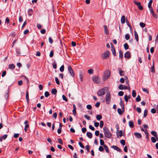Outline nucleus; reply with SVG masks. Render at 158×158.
<instances>
[{
	"label": "nucleus",
	"mask_w": 158,
	"mask_h": 158,
	"mask_svg": "<svg viewBox=\"0 0 158 158\" xmlns=\"http://www.w3.org/2000/svg\"><path fill=\"white\" fill-rule=\"evenodd\" d=\"M64 65H62L60 68V70L61 72H62L64 71Z\"/></svg>",
	"instance_id": "nucleus-46"
},
{
	"label": "nucleus",
	"mask_w": 158,
	"mask_h": 158,
	"mask_svg": "<svg viewBox=\"0 0 158 158\" xmlns=\"http://www.w3.org/2000/svg\"><path fill=\"white\" fill-rule=\"evenodd\" d=\"M124 86L123 85L121 84L119 85L118 88L119 89L123 90L124 89Z\"/></svg>",
	"instance_id": "nucleus-43"
},
{
	"label": "nucleus",
	"mask_w": 158,
	"mask_h": 158,
	"mask_svg": "<svg viewBox=\"0 0 158 158\" xmlns=\"http://www.w3.org/2000/svg\"><path fill=\"white\" fill-rule=\"evenodd\" d=\"M132 95L133 97H135L136 96V93L135 90H133L132 91Z\"/></svg>",
	"instance_id": "nucleus-49"
},
{
	"label": "nucleus",
	"mask_w": 158,
	"mask_h": 158,
	"mask_svg": "<svg viewBox=\"0 0 158 158\" xmlns=\"http://www.w3.org/2000/svg\"><path fill=\"white\" fill-rule=\"evenodd\" d=\"M137 111L139 113H140L141 112V109L139 107H137L136 109Z\"/></svg>",
	"instance_id": "nucleus-64"
},
{
	"label": "nucleus",
	"mask_w": 158,
	"mask_h": 158,
	"mask_svg": "<svg viewBox=\"0 0 158 158\" xmlns=\"http://www.w3.org/2000/svg\"><path fill=\"white\" fill-rule=\"evenodd\" d=\"M15 65L13 64H10L8 65L9 68L12 70L15 69Z\"/></svg>",
	"instance_id": "nucleus-19"
},
{
	"label": "nucleus",
	"mask_w": 158,
	"mask_h": 158,
	"mask_svg": "<svg viewBox=\"0 0 158 158\" xmlns=\"http://www.w3.org/2000/svg\"><path fill=\"white\" fill-rule=\"evenodd\" d=\"M152 0H150L149 3H148V8H150V7H152L151 6H152Z\"/></svg>",
	"instance_id": "nucleus-44"
},
{
	"label": "nucleus",
	"mask_w": 158,
	"mask_h": 158,
	"mask_svg": "<svg viewBox=\"0 0 158 158\" xmlns=\"http://www.w3.org/2000/svg\"><path fill=\"white\" fill-rule=\"evenodd\" d=\"M124 94V92L122 91H120L118 93V95L119 96H122Z\"/></svg>",
	"instance_id": "nucleus-51"
},
{
	"label": "nucleus",
	"mask_w": 158,
	"mask_h": 158,
	"mask_svg": "<svg viewBox=\"0 0 158 158\" xmlns=\"http://www.w3.org/2000/svg\"><path fill=\"white\" fill-rule=\"evenodd\" d=\"M124 57L127 58H129L131 57L130 53L129 52H127L124 54Z\"/></svg>",
	"instance_id": "nucleus-11"
},
{
	"label": "nucleus",
	"mask_w": 158,
	"mask_h": 158,
	"mask_svg": "<svg viewBox=\"0 0 158 158\" xmlns=\"http://www.w3.org/2000/svg\"><path fill=\"white\" fill-rule=\"evenodd\" d=\"M86 107L88 110H91L92 108V106L90 105H88L86 106Z\"/></svg>",
	"instance_id": "nucleus-56"
},
{
	"label": "nucleus",
	"mask_w": 158,
	"mask_h": 158,
	"mask_svg": "<svg viewBox=\"0 0 158 158\" xmlns=\"http://www.w3.org/2000/svg\"><path fill=\"white\" fill-rule=\"evenodd\" d=\"M73 112L74 115H76V107L75 104L73 105Z\"/></svg>",
	"instance_id": "nucleus-24"
},
{
	"label": "nucleus",
	"mask_w": 158,
	"mask_h": 158,
	"mask_svg": "<svg viewBox=\"0 0 158 158\" xmlns=\"http://www.w3.org/2000/svg\"><path fill=\"white\" fill-rule=\"evenodd\" d=\"M103 147H104L106 152L108 153H109V151L107 146L106 145H104Z\"/></svg>",
	"instance_id": "nucleus-25"
},
{
	"label": "nucleus",
	"mask_w": 158,
	"mask_h": 158,
	"mask_svg": "<svg viewBox=\"0 0 158 158\" xmlns=\"http://www.w3.org/2000/svg\"><path fill=\"white\" fill-rule=\"evenodd\" d=\"M100 145L104 146L105 144H104V142L102 139H100Z\"/></svg>",
	"instance_id": "nucleus-39"
},
{
	"label": "nucleus",
	"mask_w": 158,
	"mask_h": 158,
	"mask_svg": "<svg viewBox=\"0 0 158 158\" xmlns=\"http://www.w3.org/2000/svg\"><path fill=\"white\" fill-rule=\"evenodd\" d=\"M151 134L153 135L155 137H157V133L156 132L154 131H152L151 132Z\"/></svg>",
	"instance_id": "nucleus-29"
},
{
	"label": "nucleus",
	"mask_w": 158,
	"mask_h": 158,
	"mask_svg": "<svg viewBox=\"0 0 158 158\" xmlns=\"http://www.w3.org/2000/svg\"><path fill=\"white\" fill-rule=\"evenodd\" d=\"M68 70L69 72L71 74V76L74 77V73L73 72V70L71 66H69L68 67Z\"/></svg>",
	"instance_id": "nucleus-6"
},
{
	"label": "nucleus",
	"mask_w": 158,
	"mask_h": 158,
	"mask_svg": "<svg viewBox=\"0 0 158 158\" xmlns=\"http://www.w3.org/2000/svg\"><path fill=\"white\" fill-rule=\"evenodd\" d=\"M102 116L100 115H97L96 116V118L98 120H100L102 118Z\"/></svg>",
	"instance_id": "nucleus-31"
},
{
	"label": "nucleus",
	"mask_w": 158,
	"mask_h": 158,
	"mask_svg": "<svg viewBox=\"0 0 158 158\" xmlns=\"http://www.w3.org/2000/svg\"><path fill=\"white\" fill-rule=\"evenodd\" d=\"M134 135L138 138L140 139L142 138L141 134L139 133L135 132L134 133Z\"/></svg>",
	"instance_id": "nucleus-13"
},
{
	"label": "nucleus",
	"mask_w": 158,
	"mask_h": 158,
	"mask_svg": "<svg viewBox=\"0 0 158 158\" xmlns=\"http://www.w3.org/2000/svg\"><path fill=\"white\" fill-rule=\"evenodd\" d=\"M110 94L109 92L107 93L106 96V102L107 104H109L110 102Z\"/></svg>",
	"instance_id": "nucleus-4"
},
{
	"label": "nucleus",
	"mask_w": 158,
	"mask_h": 158,
	"mask_svg": "<svg viewBox=\"0 0 158 158\" xmlns=\"http://www.w3.org/2000/svg\"><path fill=\"white\" fill-rule=\"evenodd\" d=\"M129 125L131 128H133L134 127V122L132 121H130L129 122Z\"/></svg>",
	"instance_id": "nucleus-16"
},
{
	"label": "nucleus",
	"mask_w": 158,
	"mask_h": 158,
	"mask_svg": "<svg viewBox=\"0 0 158 158\" xmlns=\"http://www.w3.org/2000/svg\"><path fill=\"white\" fill-rule=\"evenodd\" d=\"M100 127L102 128L103 125V122L102 121H101L100 123Z\"/></svg>",
	"instance_id": "nucleus-58"
},
{
	"label": "nucleus",
	"mask_w": 158,
	"mask_h": 158,
	"mask_svg": "<svg viewBox=\"0 0 158 158\" xmlns=\"http://www.w3.org/2000/svg\"><path fill=\"white\" fill-rule=\"evenodd\" d=\"M110 44L111 45V50L112 51V54L114 56H115L116 55V52L114 48V46L112 43H111Z\"/></svg>",
	"instance_id": "nucleus-7"
},
{
	"label": "nucleus",
	"mask_w": 158,
	"mask_h": 158,
	"mask_svg": "<svg viewBox=\"0 0 158 158\" xmlns=\"http://www.w3.org/2000/svg\"><path fill=\"white\" fill-rule=\"evenodd\" d=\"M98 150L100 152H102L103 151L104 148L102 146H100L98 148Z\"/></svg>",
	"instance_id": "nucleus-52"
},
{
	"label": "nucleus",
	"mask_w": 158,
	"mask_h": 158,
	"mask_svg": "<svg viewBox=\"0 0 158 158\" xmlns=\"http://www.w3.org/2000/svg\"><path fill=\"white\" fill-rule=\"evenodd\" d=\"M110 72L109 70H106L103 76V80L105 81L110 76Z\"/></svg>",
	"instance_id": "nucleus-2"
},
{
	"label": "nucleus",
	"mask_w": 158,
	"mask_h": 158,
	"mask_svg": "<svg viewBox=\"0 0 158 158\" xmlns=\"http://www.w3.org/2000/svg\"><path fill=\"white\" fill-rule=\"evenodd\" d=\"M26 98L27 101V102L28 103L29 101V93L27 91L26 93Z\"/></svg>",
	"instance_id": "nucleus-27"
},
{
	"label": "nucleus",
	"mask_w": 158,
	"mask_h": 158,
	"mask_svg": "<svg viewBox=\"0 0 158 158\" xmlns=\"http://www.w3.org/2000/svg\"><path fill=\"white\" fill-rule=\"evenodd\" d=\"M136 102H139L141 100V98L140 96L139 95H138L136 98Z\"/></svg>",
	"instance_id": "nucleus-34"
},
{
	"label": "nucleus",
	"mask_w": 158,
	"mask_h": 158,
	"mask_svg": "<svg viewBox=\"0 0 158 158\" xmlns=\"http://www.w3.org/2000/svg\"><path fill=\"white\" fill-rule=\"evenodd\" d=\"M103 132L105 136L108 138L110 139L112 137V134L108 129L106 127L103 128Z\"/></svg>",
	"instance_id": "nucleus-1"
},
{
	"label": "nucleus",
	"mask_w": 158,
	"mask_h": 158,
	"mask_svg": "<svg viewBox=\"0 0 158 158\" xmlns=\"http://www.w3.org/2000/svg\"><path fill=\"white\" fill-rule=\"evenodd\" d=\"M142 90L143 92H146L147 94H148V90L147 89L144 88L142 89Z\"/></svg>",
	"instance_id": "nucleus-50"
},
{
	"label": "nucleus",
	"mask_w": 158,
	"mask_h": 158,
	"mask_svg": "<svg viewBox=\"0 0 158 158\" xmlns=\"http://www.w3.org/2000/svg\"><path fill=\"white\" fill-rule=\"evenodd\" d=\"M134 35L135 40L137 41H138L139 40L138 35L137 32L135 31H134Z\"/></svg>",
	"instance_id": "nucleus-18"
},
{
	"label": "nucleus",
	"mask_w": 158,
	"mask_h": 158,
	"mask_svg": "<svg viewBox=\"0 0 158 158\" xmlns=\"http://www.w3.org/2000/svg\"><path fill=\"white\" fill-rule=\"evenodd\" d=\"M89 147L90 146L89 145H87L85 147V149L87 150L88 152H89Z\"/></svg>",
	"instance_id": "nucleus-54"
},
{
	"label": "nucleus",
	"mask_w": 158,
	"mask_h": 158,
	"mask_svg": "<svg viewBox=\"0 0 158 158\" xmlns=\"http://www.w3.org/2000/svg\"><path fill=\"white\" fill-rule=\"evenodd\" d=\"M79 144L80 146L82 148H84V146L82 144V143L81 142H79Z\"/></svg>",
	"instance_id": "nucleus-62"
},
{
	"label": "nucleus",
	"mask_w": 158,
	"mask_h": 158,
	"mask_svg": "<svg viewBox=\"0 0 158 158\" xmlns=\"http://www.w3.org/2000/svg\"><path fill=\"white\" fill-rule=\"evenodd\" d=\"M52 66H53V68L54 69H56V68L57 65H56V63L55 61H54L53 62V64H52Z\"/></svg>",
	"instance_id": "nucleus-53"
},
{
	"label": "nucleus",
	"mask_w": 158,
	"mask_h": 158,
	"mask_svg": "<svg viewBox=\"0 0 158 158\" xmlns=\"http://www.w3.org/2000/svg\"><path fill=\"white\" fill-rule=\"evenodd\" d=\"M148 114V111L147 110L145 109L144 110V114L143 116L144 117H146L147 115Z\"/></svg>",
	"instance_id": "nucleus-41"
},
{
	"label": "nucleus",
	"mask_w": 158,
	"mask_h": 158,
	"mask_svg": "<svg viewBox=\"0 0 158 158\" xmlns=\"http://www.w3.org/2000/svg\"><path fill=\"white\" fill-rule=\"evenodd\" d=\"M104 32L105 34L108 35L109 34V32L108 31V28L106 26L104 25Z\"/></svg>",
	"instance_id": "nucleus-15"
},
{
	"label": "nucleus",
	"mask_w": 158,
	"mask_h": 158,
	"mask_svg": "<svg viewBox=\"0 0 158 158\" xmlns=\"http://www.w3.org/2000/svg\"><path fill=\"white\" fill-rule=\"evenodd\" d=\"M120 143L121 144L123 145L124 146L125 145V141L124 140V139H121L120 140Z\"/></svg>",
	"instance_id": "nucleus-36"
},
{
	"label": "nucleus",
	"mask_w": 158,
	"mask_h": 158,
	"mask_svg": "<svg viewBox=\"0 0 158 158\" xmlns=\"http://www.w3.org/2000/svg\"><path fill=\"white\" fill-rule=\"evenodd\" d=\"M89 128L92 131H94L95 130L94 128L91 125H89Z\"/></svg>",
	"instance_id": "nucleus-59"
},
{
	"label": "nucleus",
	"mask_w": 158,
	"mask_h": 158,
	"mask_svg": "<svg viewBox=\"0 0 158 158\" xmlns=\"http://www.w3.org/2000/svg\"><path fill=\"white\" fill-rule=\"evenodd\" d=\"M149 9L151 13L152 14V16L155 18H156L157 16L155 14L153 10L152 7L149 8Z\"/></svg>",
	"instance_id": "nucleus-9"
},
{
	"label": "nucleus",
	"mask_w": 158,
	"mask_h": 158,
	"mask_svg": "<svg viewBox=\"0 0 158 158\" xmlns=\"http://www.w3.org/2000/svg\"><path fill=\"white\" fill-rule=\"evenodd\" d=\"M105 92H104V91L102 89L100 90L98 92V95L99 96H101L102 95H104Z\"/></svg>",
	"instance_id": "nucleus-8"
},
{
	"label": "nucleus",
	"mask_w": 158,
	"mask_h": 158,
	"mask_svg": "<svg viewBox=\"0 0 158 158\" xmlns=\"http://www.w3.org/2000/svg\"><path fill=\"white\" fill-rule=\"evenodd\" d=\"M57 92V90L55 89H53L52 90L51 93L52 94H56Z\"/></svg>",
	"instance_id": "nucleus-23"
},
{
	"label": "nucleus",
	"mask_w": 158,
	"mask_h": 158,
	"mask_svg": "<svg viewBox=\"0 0 158 158\" xmlns=\"http://www.w3.org/2000/svg\"><path fill=\"white\" fill-rule=\"evenodd\" d=\"M118 70L119 72V74L121 76H123L124 75V71H123L121 70V68H118Z\"/></svg>",
	"instance_id": "nucleus-14"
},
{
	"label": "nucleus",
	"mask_w": 158,
	"mask_h": 158,
	"mask_svg": "<svg viewBox=\"0 0 158 158\" xmlns=\"http://www.w3.org/2000/svg\"><path fill=\"white\" fill-rule=\"evenodd\" d=\"M93 82L97 84H99L100 82V79L98 77L94 76L92 77Z\"/></svg>",
	"instance_id": "nucleus-5"
},
{
	"label": "nucleus",
	"mask_w": 158,
	"mask_h": 158,
	"mask_svg": "<svg viewBox=\"0 0 158 158\" xmlns=\"http://www.w3.org/2000/svg\"><path fill=\"white\" fill-rule=\"evenodd\" d=\"M139 25L142 27H144L145 26V24L144 23L142 22L140 23Z\"/></svg>",
	"instance_id": "nucleus-48"
},
{
	"label": "nucleus",
	"mask_w": 158,
	"mask_h": 158,
	"mask_svg": "<svg viewBox=\"0 0 158 158\" xmlns=\"http://www.w3.org/2000/svg\"><path fill=\"white\" fill-rule=\"evenodd\" d=\"M28 123V121L27 120H26L25 121V122L24 123V124H25V128H27L29 127V125L28 124H27Z\"/></svg>",
	"instance_id": "nucleus-30"
},
{
	"label": "nucleus",
	"mask_w": 158,
	"mask_h": 158,
	"mask_svg": "<svg viewBox=\"0 0 158 158\" xmlns=\"http://www.w3.org/2000/svg\"><path fill=\"white\" fill-rule=\"evenodd\" d=\"M42 26L39 23L37 24V27L39 29H41L42 28Z\"/></svg>",
	"instance_id": "nucleus-60"
},
{
	"label": "nucleus",
	"mask_w": 158,
	"mask_h": 158,
	"mask_svg": "<svg viewBox=\"0 0 158 158\" xmlns=\"http://www.w3.org/2000/svg\"><path fill=\"white\" fill-rule=\"evenodd\" d=\"M63 99L66 102L68 101V99L66 98V97L64 95H62V96Z\"/></svg>",
	"instance_id": "nucleus-47"
},
{
	"label": "nucleus",
	"mask_w": 158,
	"mask_h": 158,
	"mask_svg": "<svg viewBox=\"0 0 158 158\" xmlns=\"http://www.w3.org/2000/svg\"><path fill=\"white\" fill-rule=\"evenodd\" d=\"M55 81H56V83L57 85H59L60 83V82H59V80L58 78L57 77H56L55 78Z\"/></svg>",
	"instance_id": "nucleus-42"
},
{
	"label": "nucleus",
	"mask_w": 158,
	"mask_h": 158,
	"mask_svg": "<svg viewBox=\"0 0 158 158\" xmlns=\"http://www.w3.org/2000/svg\"><path fill=\"white\" fill-rule=\"evenodd\" d=\"M120 101L119 103V104L121 106V107L123 110H124V105L122 100V99L121 98L120 99Z\"/></svg>",
	"instance_id": "nucleus-12"
},
{
	"label": "nucleus",
	"mask_w": 158,
	"mask_h": 158,
	"mask_svg": "<svg viewBox=\"0 0 158 158\" xmlns=\"http://www.w3.org/2000/svg\"><path fill=\"white\" fill-rule=\"evenodd\" d=\"M123 56V52L121 50H120L119 51V58L122 59Z\"/></svg>",
	"instance_id": "nucleus-22"
},
{
	"label": "nucleus",
	"mask_w": 158,
	"mask_h": 158,
	"mask_svg": "<svg viewBox=\"0 0 158 158\" xmlns=\"http://www.w3.org/2000/svg\"><path fill=\"white\" fill-rule=\"evenodd\" d=\"M79 77L81 81H83V75L81 72H80L79 73Z\"/></svg>",
	"instance_id": "nucleus-26"
},
{
	"label": "nucleus",
	"mask_w": 158,
	"mask_h": 158,
	"mask_svg": "<svg viewBox=\"0 0 158 158\" xmlns=\"http://www.w3.org/2000/svg\"><path fill=\"white\" fill-rule=\"evenodd\" d=\"M124 48L126 50H127L129 48V46L127 43H125L124 45Z\"/></svg>",
	"instance_id": "nucleus-35"
},
{
	"label": "nucleus",
	"mask_w": 158,
	"mask_h": 158,
	"mask_svg": "<svg viewBox=\"0 0 158 158\" xmlns=\"http://www.w3.org/2000/svg\"><path fill=\"white\" fill-rule=\"evenodd\" d=\"M86 135L87 137L90 139H91L92 137V134L91 133L87 132L86 133Z\"/></svg>",
	"instance_id": "nucleus-17"
},
{
	"label": "nucleus",
	"mask_w": 158,
	"mask_h": 158,
	"mask_svg": "<svg viewBox=\"0 0 158 158\" xmlns=\"http://www.w3.org/2000/svg\"><path fill=\"white\" fill-rule=\"evenodd\" d=\"M50 94L49 93L48 91H46L44 93V95L46 97H48L49 96Z\"/></svg>",
	"instance_id": "nucleus-45"
},
{
	"label": "nucleus",
	"mask_w": 158,
	"mask_h": 158,
	"mask_svg": "<svg viewBox=\"0 0 158 158\" xmlns=\"http://www.w3.org/2000/svg\"><path fill=\"white\" fill-rule=\"evenodd\" d=\"M117 111L118 114L120 115H121L123 114L122 111L121 110V109L120 108H118L117 109Z\"/></svg>",
	"instance_id": "nucleus-33"
},
{
	"label": "nucleus",
	"mask_w": 158,
	"mask_h": 158,
	"mask_svg": "<svg viewBox=\"0 0 158 158\" xmlns=\"http://www.w3.org/2000/svg\"><path fill=\"white\" fill-rule=\"evenodd\" d=\"M110 52L109 51H106L101 55V57L103 59H108L109 57Z\"/></svg>",
	"instance_id": "nucleus-3"
},
{
	"label": "nucleus",
	"mask_w": 158,
	"mask_h": 158,
	"mask_svg": "<svg viewBox=\"0 0 158 158\" xmlns=\"http://www.w3.org/2000/svg\"><path fill=\"white\" fill-rule=\"evenodd\" d=\"M130 96L129 95L128 96H127V95H126L124 96V99L126 102H127L128 101V100L129 98H130Z\"/></svg>",
	"instance_id": "nucleus-21"
},
{
	"label": "nucleus",
	"mask_w": 158,
	"mask_h": 158,
	"mask_svg": "<svg viewBox=\"0 0 158 158\" xmlns=\"http://www.w3.org/2000/svg\"><path fill=\"white\" fill-rule=\"evenodd\" d=\"M111 148H113L114 149L117 151H118L119 152H122L121 150L119 147H117L116 146H115V145L112 146H111Z\"/></svg>",
	"instance_id": "nucleus-10"
},
{
	"label": "nucleus",
	"mask_w": 158,
	"mask_h": 158,
	"mask_svg": "<svg viewBox=\"0 0 158 158\" xmlns=\"http://www.w3.org/2000/svg\"><path fill=\"white\" fill-rule=\"evenodd\" d=\"M151 139L153 143H155L156 141V138H155L153 137H151Z\"/></svg>",
	"instance_id": "nucleus-38"
},
{
	"label": "nucleus",
	"mask_w": 158,
	"mask_h": 158,
	"mask_svg": "<svg viewBox=\"0 0 158 158\" xmlns=\"http://www.w3.org/2000/svg\"><path fill=\"white\" fill-rule=\"evenodd\" d=\"M23 84V81L22 80L19 81H18V84L19 86L22 85Z\"/></svg>",
	"instance_id": "nucleus-61"
},
{
	"label": "nucleus",
	"mask_w": 158,
	"mask_h": 158,
	"mask_svg": "<svg viewBox=\"0 0 158 158\" xmlns=\"http://www.w3.org/2000/svg\"><path fill=\"white\" fill-rule=\"evenodd\" d=\"M151 112L153 114H155L156 113V110L155 108H152L151 110Z\"/></svg>",
	"instance_id": "nucleus-63"
},
{
	"label": "nucleus",
	"mask_w": 158,
	"mask_h": 158,
	"mask_svg": "<svg viewBox=\"0 0 158 158\" xmlns=\"http://www.w3.org/2000/svg\"><path fill=\"white\" fill-rule=\"evenodd\" d=\"M119 135H118V134L117 133V137L118 138L119 136L120 137H121L123 135V131L122 130H120L119 132Z\"/></svg>",
	"instance_id": "nucleus-28"
},
{
	"label": "nucleus",
	"mask_w": 158,
	"mask_h": 158,
	"mask_svg": "<svg viewBox=\"0 0 158 158\" xmlns=\"http://www.w3.org/2000/svg\"><path fill=\"white\" fill-rule=\"evenodd\" d=\"M104 91V92H106L108 90V88L107 87H105L103 88L102 89Z\"/></svg>",
	"instance_id": "nucleus-57"
},
{
	"label": "nucleus",
	"mask_w": 158,
	"mask_h": 158,
	"mask_svg": "<svg viewBox=\"0 0 158 158\" xmlns=\"http://www.w3.org/2000/svg\"><path fill=\"white\" fill-rule=\"evenodd\" d=\"M125 16L124 15H123L121 18V22L123 24L125 23Z\"/></svg>",
	"instance_id": "nucleus-20"
},
{
	"label": "nucleus",
	"mask_w": 158,
	"mask_h": 158,
	"mask_svg": "<svg viewBox=\"0 0 158 158\" xmlns=\"http://www.w3.org/2000/svg\"><path fill=\"white\" fill-rule=\"evenodd\" d=\"M151 71L152 72H155L154 66V62H153V65L151 68Z\"/></svg>",
	"instance_id": "nucleus-32"
},
{
	"label": "nucleus",
	"mask_w": 158,
	"mask_h": 158,
	"mask_svg": "<svg viewBox=\"0 0 158 158\" xmlns=\"http://www.w3.org/2000/svg\"><path fill=\"white\" fill-rule=\"evenodd\" d=\"M130 36L129 34H127L125 35V38L126 40H128L130 39Z\"/></svg>",
	"instance_id": "nucleus-37"
},
{
	"label": "nucleus",
	"mask_w": 158,
	"mask_h": 158,
	"mask_svg": "<svg viewBox=\"0 0 158 158\" xmlns=\"http://www.w3.org/2000/svg\"><path fill=\"white\" fill-rule=\"evenodd\" d=\"M93 72H94L93 70V69H89L88 70V73L89 74H92L93 73Z\"/></svg>",
	"instance_id": "nucleus-40"
},
{
	"label": "nucleus",
	"mask_w": 158,
	"mask_h": 158,
	"mask_svg": "<svg viewBox=\"0 0 158 158\" xmlns=\"http://www.w3.org/2000/svg\"><path fill=\"white\" fill-rule=\"evenodd\" d=\"M54 55L53 52L52 51H51L50 53L49 56L50 57H52Z\"/></svg>",
	"instance_id": "nucleus-55"
}]
</instances>
